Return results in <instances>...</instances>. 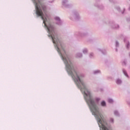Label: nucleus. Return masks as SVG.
I'll return each instance as SVG.
<instances>
[{"label": "nucleus", "instance_id": "obj_11", "mask_svg": "<svg viewBox=\"0 0 130 130\" xmlns=\"http://www.w3.org/2000/svg\"><path fill=\"white\" fill-rule=\"evenodd\" d=\"M95 100H96V101H97V102H98V101H100V99H99V98H96V99H95Z\"/></svg>", "mask_w": 130, "mask_h": 130}, {"label": "nucleus", "instance_id": "obj_2", "mask_svg": "<svg viewBox=\"0 0 130 130\" xmlns=\"http://www.w3.org/2000/svg\"><path fill=\"white\" fill-rule=\"evenodd\" d=\"M62 56V59L64 61V63H69V61H68V59L67 58L63 57L62 55H61Z\"/></svg>", "mask_w": 130, "mask_h": 130}, {"label": "nucleus", "instance_id": "obj_10", "mask_svg": "<svg viewBox=\"0 0 130 130\" xmlns=\"http://www.w3.org/2000/svg\"><path fill=\"white\" fill-rule=\"evenodd\" d=\"M55 20H57V21H60L59 18L58 17H56L55 18Z\"/></svg>", "mask_w": 130, "mask_h": 130}, {"label": "nucleus", "instance_id": "obj_16", "mask_svg": "<svg viewBox=\"0 0 130 130\" xmlns=\"http://www.w3.org/2000/svg\"><path fill=\"white\" fill-rule=\"evenodd\" d=\"M38 3H40V2H39L40 0H38Z\"/></svg>", "mask_w": 130, "mask_h": 130}, {"label": "nucleus", "instance_id": "obj_17", "mask_svg": "<svg viewBox=\"0 0 130 130\" xmlns=\"http://www.w3.org/2000/svg\"><path fill=\"white\" fill-rule=\"evenodd\" d=\"M112 121H113V119L112 120Z\"/></svg>", "mask_w": 130, "mask_h": 130}, {"label": "nucleus", "instance_id": "obj_13", "mask_svg": "<svg viewBox=\"0 0 130 130\" xmlns=\"http://www.w3.org/2000/svg\"><path fill=\"white\" fill-rule=\"evenodd\" d=\"M95 74H96V73H100V71H96L94 72Z\"/></svg>", "mask_w": 130, "mask_h": 130}, {"label": "nucleus", "instance_id": "obj_6", "mask_svg": "<svg viewBox=\"0 0 130 130\" xmlns=\"http://www.w3.org/2000/svg\"><path fill=\"white\" fill-rule=\"evenodd\" d=\"M50 36L52 38L53 43H55V40H54L55 39L54 37L52 36L51 35H50Z\"/></svg>", "mask_w": 130, "mask_h": 130}, {"label": "nucleus", "instance_id": "obj_15", "mask_svg": "<svg viewBox=\"0 0 130 130\" xmlns=\"http://www.w3.org/2000/svg\"><path fill=\"white\" fill-rule=\"evenodd\" d=\"M114 113L115 114H116L117 113V112H115Z\"/></svg>", "mask_w": 130, "mask_h": 130}, {"label": "nucleus", "instance_id": "obj_5", "mask_svg": "<svg viewBox=\"0 0 130 130\" xmlns=\"http://www.w3.org/2000/svg\"><path fill=\"white\" fill-rule=\"evenodd\" d=\"M101 105L102 106H106V103H105L104 101H103L101 102Z\"/></svg>", "mask_w": 130, "mask_h": 130}, {"label": "nucleus", "instance_id": "obj_1", "mask_svg": "<svg viewBox=\"0 0 130 130\" xmlns=\"http://www.w3.org/2000/svg\"><path fill=\"white\" fill-rule=\"evenodd\" d=\"M32 1L34 2V4H35L37 15L38 16H44L43 15V12H42V10H41V9H40L38 7V3L36 2V1H35V0H32Z\"/></svg>", "mask_w": 130, "mask_h": 130}, {"label": "nucleus", "instance_id": "obj_9", "mask_svg": "<svg viewBox=\"0 0 130 130\" xmlns=\"http://www.w3.org/2000/svg\"><path fill=\"white\" fill-rule=\"evenodd\" d=\"M123 72L124 73L125 76H126V77H127V74L126 73V72L125 71H123Z\"/></svg>", "mask_w": 130, "mask_h": 130}, {"label": "nucleus", "instance_id": "obj_4", "mask_svg": "<svg viewBox=\"0 0 130 130\" xmlns=\"http://www.w3.org/2000/svg\"><path fill=\"white\" fill-rule=\"evenodd\" d=\"M41 8L44 12H45V11H46V6H45V5H42Z\"/></svg>", "mask_w": 130, "mask_h": 130}, {"label": "nucleus", "instance_id": "obj_8", "mask_svg": "<svg viewBox=\"0 0 130 130\" xmlns=\"http://www.w3.org/2000/svg\"><path fill=\"white\" fill-rule=\"evenodd\" d=\"M108 102H109V103H112V102H113V100H112V99H109Z\"/></svg>", "mask_w": 130, "mask_h": 130}, {"label": "nucleus", "instance_id": "obj_12", "mask_svg": "<svg viewBox=\"0 0 130 130\" xmlns=\"http://www.w3.org/2000/svg\"><path fill=\"white\" fill-rule=\"evenodd\" d=\"M57 51L58 52H60V51L59 50V48H58V47H57Z\"/></svg>", "mask_w": 130, "mask_h": 130}, {"label": "nucleus", "instance_id": "obj_7", "mask_svg": "<svg viewBox=\"0 0 130 130\" xmlns=\"http://www.w3.org/2000/svg\"><path fill=\"white\" fill-rule=\"evenodd\" d=\"M121 81L119 79H118L117 80V84H121Z\"/></svg>", "mask_w": 130, "mask_h": 130}, {"label": "nucleus", "instance_id": "obj_3", "mask_svg": "<svg viewBox=\"0 0 130 130\" xmlns=\"http://www.w3.org/2000/svg\"><path fill=\"white\" fill-rule=\"evenodd\" d=\"M48 31L49 33H52V30H53V27L51 26L47 27Z\"/></svg>", "mask_w": 130, "mask_h": 130}, {"label": "nucleus", "instance_id": "obj_14", "mask_svg": "<svg viewBox=\"0 0 130 130\" xmlns=\"http://www.w3.org/2000/svg\"><path fill=\"white\" fill-rule=\"evenodd\" d=\"M60 46H61V48L62 49V46L61 44L60 43Z\"/></svg>", "mask_w": 130, "mask_h": 130}]
</instances>
